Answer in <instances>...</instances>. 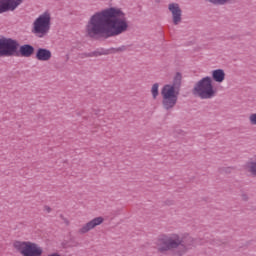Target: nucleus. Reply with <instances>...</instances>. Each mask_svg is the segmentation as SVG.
Returning a JSON list of instances; mask_svg holds the SVG:
<instances>
[{
    "instance_id": "obj_1",
    "label": "nucleus",
    "mask_w": 256,
    "mask_h": 256,
    "mask_svg": "<svg viewBox=\"0 0 256 256\" xmlns=\"http://www.w3.org/2000/svg\"><path fill=\"white\" fill-rule=\"evenodd\" d=\"M126 31H129V20L123 9L118 7L94 13L86 25V35L91 39L117 37Z\"/></svg>"
},
{
    "instance_id": "obj_2",
    "label": "nucleus",
    "mask_w": 256,
    "mask_h": 256,
    "mask_svg": "<svg viewBox=\"0 0 256 256\" xmlns=\"http://www.w3.org/2000/svg\"><path fill=\"white\" fill-rule=\"evenodd\" d=\"M158 253L174 251L175 255L182 256L193 247V238L189 235L179 236L177 233L162 234L155 241Z\"/></svg>"
},
{
    "instance_id": "obj_3",
    "label": "nucleus",
    "mask_w": 256,
    "mask_h": 256,
    "mask_svg": "<svg viewBox=\"0 0 256 256\" xmlns=\"http://www.w3.org/2000/svg\"><path fill=\"white\" fill-rule=\"evenodd\" d=\"M181 73H176L173 84H166L161 89L162 107L169 111L177 105L179 101V85H181Z\"/></svg>"
},
{
    "instance_id": "obj_4",
    "label": "nucleus",
    "mask_w": 256,
    "mask_h": 256,
    "mask_svg": "<svg viewBox=\"0 0 256 256\" xmlns=\"http://www.w3.org/2000/svg\"><path fill=\"white\" fill-rule=\"evenodd\" d=\"M51 30V12L40 14L32 24V33L37 37H45Z\"/></svg>"
},
{
    "instance_id": "obj_5",
    "label": "nucleus",
    "mask_w": 256,
    "mask_h": 256,
    "mask_svg": "<svg viewBox=\"0 0 256 256\" xmlns=\"http://www.w3.org/2000/svg\"><path fill=\"white\" fill-rule=\"evenodd\" d=\"M193 93L194 95H198L201 99H212V97H216L217 89L213 88V80L211 77H205L196 83Z\"/></svg>"
},
{
    "instance_id": "obj_6",
    "label": "nucleus",
    "mask_w": 256,
    "mask_h": 256,
    "mask_svg": "<svg viewBox=\"0 0 256 256\" xmlns=\"http://www.w3.org/2000/svg\"><path fill=\"white\" fill-rule=\"evenodd\" d=\"M14 249L22 256H42L43 248L39 244L31 241H15Z\"/></svg>"
},
{
    "instance_id": "obj_7",
    "label": "nucleus",
    "mask_w": 256,
    "mask_h": 256,
    "mask_svg": "<svg viewBox=\"0 0 256 256\" xmlns=\"http://www.w3.org/2000/svg\"><path fill=\"white\" fill-rule=\"evenodd\" d=\"M19 42L12 38H0V57H15L19 55Z\"/></svg>"
},
{
    "instance_id": "obj_8",
    "label": "nucleus",
    "mask_w": 256,
    "mask_h": 256,
    "mask_svg": "<svg viewBox=\"0 0 256 256\" xmlns=\"http://www.w3.org/2000/svg\"><path fill=\"white\" fill-rule=\"evenodd\" d=\"M104 221H105V218H103L102 216H98V217L90 220L86 224H84L78 230V233H80V235H85V233H89V231H93V229H95V227H99V225H103Z\"/></svg>"
},
{
    "instance_id": "obj_9",
    "label": "nucleus",
    "mask_w": 256,
    "mask_h": 256,
    "mask_svg": "<svg viewBox=\"0 0 256 256\" xmlns=\"http://www.w3.org/2000/svg\"><path fill=\"white\" fill-rule=\"evenodd\" d=\"M24 0H0V14L15 11Z\"/></svg>"
},
{
    "instance_id": "obj_10",
    "label": "nucleus",
    "mask_w": 256,
    "mask_h": 256,
    "mask_svg": "<svg viewBox=\"0 0 256 256\" xmlns=\"http://www.w3.org/2000/svg\"><path fill=\"white\" fill-rule=\"evenodd\" d=\"M170 13L172 14V19L174 25H179L181 23V8L177 3H171L168 6Z\"/></svg>"
},
{
    "instance_id": "obj_11",
    "label": "nucleus",
    "mask_w": 256,
    "mask_h": 256,
    "mask_svg": "<svg viewBox=\"0 0 256 256\" xmlns=\"http://www.w3.org/2000/svg\"><path fill=\"white\" fill-rule=\"evenodd\" d=\"M52 57L51 51L45 48H40L36 52V59L38 61H50Z\"/></svg>"
},
{
    "instance_id": "obj_12",
    "label": "nucleus",
    "mask_w": 256,
    "mask_h": 256,
    "mask_svg": "<svg viewBox=\"0 0 256 256\" xmlns=\"http://www.w3.org/2000/svg\"><path fill=\"white\" fill-rule=\"evenodd\" d=\"M19 53L21 57H31L35 53V48L29 44H24L20 46Z\"/></svg>"
},
{
    "instance_id": "obj_13",
    "label": "nucleus",
    "mask_w": 256,
    "mask_h": 256,
    "mask_svg": "<svg viewBox=\"0 0 256 256\" xmlns=\"http://www.w3.org/2000/svg\"><path fill=\"white\" fill-rule=\"evenodd\" d=\"M212 79L216 83H223L225 81V71L223 69H216L212 71Z\"/></svg>"
},
{
    "instance_id": "obj_14",
    "label": "nucleus",
    "mask_w": 256,
    "mask_h": 256,
    "mask_svg": "<svg viewBox=\"0 0 256 256\" xmlns=\"http://www.w3.org/2000/svg\"><path fill=\"white\" fill-rule=\"evenodd\" d=\"M245 171L247 173H251L254 177H256V161L250 160L244 165Z\"/></svg>"
},
{
    "instance_id": "obj_15",
    "label": "nucleus",
    "mask_w": 256,
    "mask_h": 256,
    "mask_svg": "<svg viewBox=\"0 0 256 256\" xmlns=\"http://www.w3.org/2000/svg\"><path fill=\"white\" fill-rule=\"evenodd\" d=\"M151 95L153 99H157L159 97V83H155L151 87Z\"/></svg>"
},
{
    "instance_id": "obj_16",
    "label": "nucleus",
    "mask_w": 256,
    "mask_h": 256,
    "mask_svg": "<svg viewBox=\"0 0 256 256\" xmlns=\"http://www.w3.org/2000/svg\"><path fill=\"white\" fill-rule=\"evenodd\" d=\"M210 3H214V5H225L229 3L231 0H208Z\"/></svg>"
},
{
    "instance_id": "obj_17",
    "label": "nucleus",
    "mask_w": 256,
    "mask_h": 256,
    "mask_svg": "<svg viewBox=\"0 0 256 256\" xmlns=\"http://www.w3.org/2000/svg\"><path fill=\"white\" fill-rule=\"evenodd\" d=\"M248 119L250 125H256V113L250 114Z\"/></svg>"
},
{
    "instance_id": "obj_18",
    "label": "nucleus",
    "mask_w": 256,
    "mask_h": 256,
    "mask_svg": "<svg viewBox=\"0 0 256 256\" xmlns=\"http://www.w3.org/2000/svg\"><path fill=\"white\" fill-rule=\"evenodd\" d=\"M44 211H46V213H51V207L45 206Z\"/></svg>"
}]
</instances>
